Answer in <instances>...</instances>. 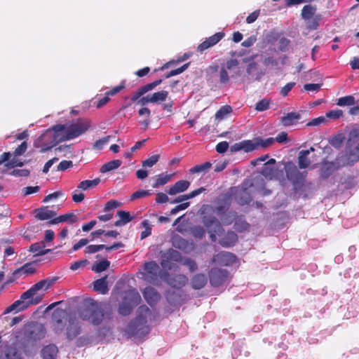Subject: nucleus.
<instances>
[{
    "label": "nucleus",
    "mask_w": 359,
    "mask_h": 359,
    "mask_svg": "<svg viewBox=\"0 0 359 359\" xmlns=\"http://www.w3.org/2000/svg\"><path fill=\"white\" fill-rule=\"evenodd\" d=\"M224 36V32H217L212 36L206 38L204 41L197 46V51L203 53L205 50L214 46Z\"/></svg>",
    "instance_id": "obj_14"
},
{
    "label": "nucleus",
    "mask_w": 359,
    "mask_h": 359,
    "mask_svg": "<svg viewBox=\"0 0 359 359\" xmlns=\"http://www.w3.org/2000/svg\"><path fill=\"white\" fill-rule=\"evenodd\" d=\"M100 179L99 177H97L92 180H83L79 184V185L77 186V189L82 191H86L97 187L100 184Z\"/></svg>",
    "instance_id": "obj_35"
},
{
    "label": "nucleus",
    "mask_w": 359,
    "mask_h": 359,
    "mask_svg": "<svg viewBox=\"0 0 359 359\" xmlns=\"http://www.w3.org/2000/svg\"><path fill=\"white\" fill-rule=\"evenodd\" d=\"M229 202H224L216 207L210 205H203L200 210L202 219H205L206 217H217L215 215V213L221 217L229 210Z\"/></svg>",
    "instance_id": "obj_9"
},
{
    "label": "nucleus",
    "mask_w": 359,
    "mask_h": 359,
    "mask_svg": "<svg viewBox=\"0 0 359 359\" xmlns=\"http://www.w3.org/2000/svg\"><path fill=\"white\" fill-rule=\"evenodd\" d=\"M211 167H212V163L208 161L204 163L196 165L194 166L193 168L189 169V172L190 174H196V173H201V172L205 173L210 170V168Z\"/></svg>",
    "instance_id": "obj_42"
},
{
    "label": "nucleus",
    "mask_w": 359,
    "mask_h": 359,
    "mask_svg": "<svg viewBox=\"0 0 359 359\" xmlns=\"http://www.w3.org/2000/svg\"><path fill=\"white\" fill-rule=\"evenodd\" d=\"M29 251L35 253V256H42L50 252L51 250L45 249L44 242L41 241L32 244L29 247Z\"/></svg>",
    "instance_id": "obj_30"
},
{
    "label": "nucleus",
    "mask_w": 359,
    "mask_h": 359,
    "mask_svg": "<svg viewBox=\"0 0 359 359\" xmlns=\"http://www.w3.org/2000/svg\"><path fill=\"white\" fill-rule=\"evenodd\" d=\"M207 281V277L205 274H196L191 278V287L195 290H200L206 285Z\"/></svg>",
    "instance_id": "obj_29"
},
{
    "label": "nucleus",
    "mask_w": 359,
    "mask_h": 359,
    "mask_svg": "<svg viewBox=\"0 0 359 359\" xmlns=\"http://www.w3.org/2000/svg\"><path fill=\"white\" fill-rule=\"evenodd\" d=\"M237 212L236 211H227L226 213L220 217L221 221H219L222 225L229 226L231 225L236 219Z\"/></svg>",
    "instance_id": "obj_36"
},
{
    "label": "nucleus",
    "mask_w": 359,
    "mask_h": 359,
    "mask_svg": "<svg viewBox=\"0 0 359 359\" xmlns=\"http://www.w3.org/2000/svg\"><path fill=\"white\" fill-rule=\"evenodd\" d=\"M250 227V224L246 222L244 216H236V218L234 221L233 228L238 232H244L248 231Z\"/></svg>",
    "instance_id": "obj_33"
},
{
    "label": "nucleus",
    "mask_w": 359,
    "mask_h": 359,
    "mask_svg": "<svg viewBox=\"0 0 359 359\" xmlns=\"http://www.w3.org/2000/svg\"><path fill=\"white\" fill-rule=\"evenodd\" d=\"M232 112V107L230 105H224L219 108L216 112L215 117L218 119H223L226 115Z\"/></svg>",
    "instance_id": "obj_47"
},
{
    "label": "nucleus",
    "mask_w": 359,
    "mask_h": 359,
    "mask_svg": "<svg viewBox=\"0 0 359 359\" xmlns=\"http://www.w3.org/2000/svg\"><path fill=\"white\" fill-rule=\"evenodd\" d=\"M56 215L53 210H48L47 207H42L37 210L35 217L39 220H46L53 218Z\"/></svg>",
    "instance_id": "obj_31"
},
{
    "label": "nucleus",
    "mask_w": 359,
    "mask_h": 359,
    "mask_svg": "<svg viewBox=\"0 0 359 359\" xmlns=\"http://www.w3.org/2000/svg\"><path fill=\"white\" fill-rule=\"evenodd\" d=\"M90 126L89 121L79 118L76 122L70 124L67 128L65 130V134L62 135L60 138V140L65 141L76 138L87 131L90 128Z\"/></svg>",
    "instance_id": "obj_6"
},
{
    "label": "nucleus",
    "mask_w": 359,
    "mask_h": 359,
    "mask_svg": "<svg viewBox=\"0 0 359 359\" xmlns=\"http://www.w3.org/2000/svg\"><path fill=\"white\" fill-rule=\"evenodd\" d=\"M67 128V127L63 124H57L53 126L51 130H48L40 136L37 142H35V146L41 148V153H44L50 150L53 147L57 145L58 142H61L60 138L62 135H60V133L63 132V135H65Z\"/></svg>",
    "instance_id": "obj_4"
},
{
    "label": "nucleus",
    "mask_w": 359,
    "mask_h": 359,
    "mask_svg": "<svg viewBox=\"0 0 359 359\" xmlns=\"http://www.w3.org/2000/svg\"><path fill=\"white\" fill-rule=\"evenodd\" d=\"M330 143L334 147L339 148L343 143V137L341 135L334 136L330 140Z\"/></svg>",
    "instance_id": "obj_64"
},
{
    "label": "nucleus",
    "mask_w": 359,
    "mask_h": 359,
    "mask_svg": "<svg viewBox=\"0 0 359 359\" xmlns=\"http://www.w3.org/2000/svg\"><path fill=\"white\" fill-rule=\"evenodd\" d=\"M151 194L150 190H138L134 192L130 198V201H135L138 198H144Z\"/></svg>",
    "instance_id": "obj_51"
},
{
    "label": "nucleus",
    "mask_w": 359,
    "mask_h": 359,
    "mask_svg": "<svg viewBox=\"0 0 359 359\" xmlns=\"http://www.w3.org/2000/svg\"><path fill=\"white\" fill-rule=\"evenodd\" d=\"M112 311L108 303L97 302L91 300L80 313V318L83 320L88 321L94 325L101 324L104 317L108 319L111 318Z\"/></svg>",
    "instance_id": "obj_2"
},
{
    "label": "nucleus",
    "mask_w": 359,
    "mask_h": 359,
    "mask_svg": "<svg viewBox=\"0 0 359 359\" xmlns=\"http://www.w3.org/2000/svg\"><path fill=\"white\" fill-rule=\"evenodd\" d=\"M57 279V277L48 278L35 283L29 289L24 292L20 295L19 299L8 306L4 313L7 314L12 311H22L27 309L31 305L39 304L42 301L43 294H38L37 292L41 290L44 291L48 290Z\"/></svg>",
    "instance_id": "obj_1"
},
{
    "label": "nucleus",
    "mask_w": 359,
    "mask_h": 359,
    "mask_svg": "<svg viewBox=\"0 0 359 359\" xmlns=\"http://www.w3.org/2000/svg\"><path fill=\"white\" fill-rule=\"evenodd\" d=\"M103 249L106 250V245L101 244V245H90L88 247H86L85 250V252L88 254H94L100 250H102Z\"/></svg>",
    "instance_id": "obj_55"
},
{
    "label": "nucleus",
    "mask_w": 359,
    "mask_h": 359,
    "mask_svg": "<svg viewBox=\"0 0 359 359\" xmlns=\"http://www.w3.org/2000/svg\"><path fill=\"white\" fill-rule=\"evenodd\" d=\"M172 175L167 173H161L156 176V180L152 184L153 188H156L160 186L166 184L171 179Z\"/></svg>",
    "instance_id": "obj_37"
},
{
    "label": "nucleus",
    "mask_w": 359,
    "mask_h": 359,
    "mask_svg": "<svg viewBox=\"0 0 359 359\" xmlns=\"http://www.w3.org/2000/svg\"><path fill=\"white\" fill-rule=\"evenodd\" d=\"M107 275L99 278L93 282V290L102 294H105L108 292L109 288L107 285Z\"/></svg>",
    "instance_id": "obj_27"
},
{
    "label": "nucleus",
    "mask_w": 359,
    "mask_h": 359,
    "mask_svg": "<svg viewBox=\"0 0 359 359\" xmlns=\"http://www.w3.org/2000/svg\"><path fill=\"white\" fill-rule=\"evenodd\" d=\"M285 174L288 180L293 184L295 189H297L298 187L304 184L307 172H300L296 165L290 164L285 168Z\"/></svg>",
    "instance_id": "obj_8"
},
{
    "label": "nucleus",
    "mask_w": 359,
    "mask_h": 359,
    "mask_svg": "<svg viewBox=\"0 0 359 359\" xmlns=\"http://www.w3.org/2000/svg\"><path fill=\"white\" fill-rule=\"evenodd\" d=\"M161 83L162 79H158L151 83L141 86L130 97L131 101L133 102H138V100L140 99L142 95H144L147 92L152 90Z\"/></svg>",
    "instance_id": "obj_15"
},
{
    "label": "nucleus",
    "mask_w": 359,
    "mask_h": 359,
    "mask_svg": "<svg viewBox=\"0 0 359 359\" xmlns=\"http://www.w3.org/2000/svg\"><path fill=\"white\" fill-rule=\"evenodd\" d=\"M229 275L226 269L212 268L208 273L210 283L212 286L218 287L227 281Z\"/></svg>",
    "instance_id": "obj_11"
},
{
    "label": "nucleus",
    "mask_w": 359,
    "mask_h": 359,
    "mask_svg": "<svg viewBox=\"0 0 359 359\" xmlns=\"http://www.w3.org/2000/svg\"><path fill=\"white\" fill-rule=\"evenodd\" d=\"M189 65H190V62H187L177 69L171 70L170 72H168L165 75V78L168 79L170 77H172L173 76H175V75H177V74H180L184 72L189 67Z\"/></svg>",
    "instance_id": "obj_50"
},
{
    "label": "nucleus",
    "mask_w": 359,
    "mask_h": 359,
    "mask_svg": "<svg viewBox=\"0 0 359 359\" xmlns=\"http://www.w3.org/2000/svg\"><path fill=\"white\" fill-rule=\"evenodd\" d=\"M300 118V114L297 112H290L281 118L280 122L284 126H291L295 125Z\"/></svg>",
    "instance_id": "obj_25"
},
{
    "label": "nucleus",
    "mask_w": 359,
    "mask_h": 359,
    "mask_svg": "<svg viewBox=\"0 0 359 359\" xmlns=\"http://www.w3.org/2000/svg\"><path fill=\"white\" fill-rule=\"evenodd\" d=\"M203 225L208 229L212 242L217 241V235L220 236L224 231L221 222L217 217H206L202 219Z\"/></svg>",
    "instance_id": "obj_10"
},
{
    "label": "nucleus",
    "mask_w": 359,
    "mask_h": 359,
    "mask_svg": "<svg viewBox=\"0 0 359 359\" xmlns=\"http://www.w3.org/2000/svg\"><path fill=\"white\" fill-rule=\"evenodd\" d=\"M142 226L145 228V230L142 231L140 235L141 240L144 239L151 234V227L149 226V224L147 220H144L141 223Z\"/></svg>",
    "instance_id": "obj_56"
},
{
    "label": "nucleus",
    "mask_w": 359,
    "mask_h": 359,
    "mask_svg": "<svg viewBox=\"0 0 359 359\" xmlns=\"http://www.w3.org/2000/svg\"><path fill=\"white\" fill-rule=\"evenodd\" d=\"M343 116V111L341 109H334L327 111L326 113V117L337 119Z\"/></svg>",
    "instance_id": "obj_63"
},
{
    "label": "nucleus",
    "mask_w": 359,
    "mask_h": 359,
    "mask_svg": "<svg viewBox=\"0 0 359 359\" xmlns=\"http://www.w3.org/2000/svg\"><path fill=\"white\" fill-rule=\"evenodd\" d=\"M159 157L160 156L158 154L151 156L150 157L142 161V166L149 168L152 167L158 162Z\"/></svg>",
    "instance_id": "obj_53"
},
{
    "label": "nucleus",
    "mask_w": 359,
    "mask_h": 359,
    "mask_svg": "<svg viewBox=\"0 0 359 359\" xmlns=\"http://www.w3.org/2000/svg\"><path fill=\"white\" fill-rule=\"evenodd\" d=\"M256 142L257 144V149L259 147L266 148L275 142V139L273 137H268L265 140L262 138H257Z\"/></svg>",
    "instance_id": "obj_48"
},
{
    "label": "nucleus",
    "mask_w": 359,
    "mask_h": 359,
    "mask_svg": "<svg viewBox=\"0 0 359 359\" xmlns=\"http://www.w3.org/2000/svg\"><path fill=\"white\" fill-rule=\"evenodd\" d=\"M151 97L152 103H161L165 102L168 96V92L167 90H161L150 94Z\"/></svg>",
    "instance_id": "obj_41"
},
{
    "label": "nucleus",
    "mask_w": 359,
    "mask_h": 359,
    "mask_svg": "<svg viewBox=\"0 0 359 359\" xmlns=\"http://www.w3.org/2000/svg\"><path fill=\"white\" fill-rule=\"evenodd\" d=\"M110 266V262L104 259L101 262L95 263L91 268L92 271L96 273H101L105 270H107Z\"/></svg>",
    "instance_id": "obj_44"
},
{
    "label": "nucleus",
    "mask_w": 359,
    "mask_h": 359,
    "mask_svg": "<svg viewBox=\"0 0 359 359\" xmlns=\"http://www.w3.org/2000/svg\"><path fill=\"white\" fill-rule=\"evenodd\" d=\"M1 359H23V357L22 352L15 346H7Z\"/></svg>",
    "instance_id": "obj_26"
},
{
    "label": "nucleus",
    "mask_w": 359,
    "mask_h": 359,
    "mask_svg": "<svg viewBox=\"0 0 359 359\" xmlns=\"http://www.w3.org/2000/svg\"><path fill=\"white\" fill-rule=\"evenodd\" d=\"M270 101L266 99H262L255 105V109L258 111H264L269 108Z\"/></svg>",
    "instance_id": "obj_54"
},
{
    "label": "nucleus",
    "mask_w": 359,
    "mask_h": 359,
    "mask_svg": "<svg viewBox=\"0 0 359 359\" xmlns=\"http://www.w3.org/2000/svg\"><path fill=\"white\" fill-rule=\"evenodd\" d=\"M138 114L140 116L144 117L139 121V123L142 126L143 129L146 130L150 123L149 117L151 116V111L148 107H144L139 109Z\"/></svg>",
    "instance_id": "obj_32"
},
{
    "label": "nucleus",
    "mask_w": 359,
    "mask_h": 359,
    "mask_svg": "<svg viewBox=\"0 0 359 359\" xmlns=\"http://www.w3.org/2000/svg\"><path fill=\"white\" fill-rule=\"evenodd\" d=\"M36 269L33 263H27L24 264L20 269H19L16 272H20L25 275H29L34 273Z\"/></svg>",
    "instance_id": "obj_49"
},
{
    "label": "nucleus",
    "mask_w": 359,
    "mask_h": 359,
    "mask_svg": "<svg viewBox=\"0 0 359 359\" xmlns=\"http://www.w3.org/2000/svg\"><path fill=\"white\" fill-rule=\"evenodd\" d=\"M238 64L239 62L237 59L231 58L228 60L225 65L221 67L219 73V83L221 84L226 85L228 83L229 81V76L227 70L231 71L235 68L238 69Z\"/></svg>",
    "instance_id": "obj_13"
},
{
    "label": "nucleus",
    "mask_w": 359,
    "mask_h": 359,
    "mask_svg": "<svg viewBox=\"0 0 359 359\" xmlns=\"http://www.w3.org/2000/svg\"><path fill=\"white\" fill-rule=\"evenodd\" d=\"M151 313L150 309L146 305H142L137 309V317L131 320L125 330L128 338L145 336L149 332L147 325V316Z\"/></svg>",
    "instance_id": "obj_3"
},
{
    "label": "nucleus",
    "mask_w": 359,
    "mask_h": 359,
    "mask_svg": "<svg viewBox=\"0 0 359 359\" xmlns=\"http://www.w3.org/2000/svg\"><path fill=\"white\" fill-rule=\"evenodd\" d=\"M24 165V162L13 158L10 161L5 163V168L1 170L2 174H6V171L9 168H14L15 167H22Z\"/></svg>",
    "instance_id": "obj_46"
},
{
    "label": "nucleus",
    "mask_w": 359,
    "mask_h": 359,
    "mask_svg": "<svg viewBox=\"0 0 359 359\" xmlns=\"http://www.w3.org/2000/svg\"><path fill=\"white\" fill-rule=\"evenodd\" d=\"M338 166L334 162H325L320 168V176L323 179L328 178L336 170Z\"/></svg>",
    "instance_id": "obj_24"
},
{
    "label": "nucleus",
    "mask_w": 359,
    "mask_h": 359,
    "mask_svg": "<svg viewBox=\"0 0 359 359\" xmlns=\"http://www.w3.org/2000/svg\"><path fill=\"white\" fill-rule=\"evenodd\" d=\"M142 294L144 298L151 306L156 304L161 299L160 294L151 287H146L142 292Z\"/></svg>",
    "instance_id": "obj_18"
},
{
    "label": "nucleus",
    "mask_w": 359,
    "mask_h": 359,
    "mask_svg": "<svg viewBox=\"0 0 359 359\" xmlns=\"http://www.w3.org/2000/svg\"><path fill=\"white\" fill-rule=\"evenodd\" d=\"M27 149V144L26 142H22L14 151L13 155L18 156L22 155Z\"/></svg>",
    "instance_id": "obj_61"
},
{
    "label": "nucleus",
    "mask_w": 359,
    "mask_h": 359,
    "mask_svg": "<svg viewBox=\"0 0 359 359\" xmlns=\"http://www.w3.org/2000/svg\"><path fill=\"white\" fill-rule=\"evenodd\" d=\"M57 353V347L55 344H49L41 349V356L43 359H55Z\"/></svg>",
    "instance_id": "obj_23"
},
{
    "label": "nucleus",
    "mask_w": 359,
    "mask_h": 359,
    "mask_svg": "<svg viewBox=\"0 0 359 359\" xmlns=\"http://www.w3.org/2000/svg\"><path fill=\"white\" fill-rule=\"evenodd\" d=\"M262 63L266 67L271 66L276 67L278 65V60L272 56H268L264 59Z\"/></svg>",
    "instance_id": "obj_59"
},
{
    "label": "nucleus",
    "mask_w": 359,
    "mask_h": 359,
    "mask_svg": "<svg viewBox=\"0 0 359 359\" xmlns=\"http://www.w3.org/2000/svg\"><path fill=\"white\" fill-rule=\"evenodd\" d=\"M65 315V312L63 310H56L53 313V330L56 334H61L64 330L65 325L62 318Z\"/></svg>",
    "instance_id": "obj_19"
},
{
    "label": "nucleus",
    "mask_w": 359,
    "mask_h": 359,
    "mask_svg": "<svg viewBox=\"0 0 359 359\" xmlns=\"http://www.w3.org/2000/svg\"><path fill=\"white\" fill-rule=\"evenodd\" d=\"M235 256L229 252H221L212 257V262L223 265L228 266L234 262Z\"/></svg>",
    "instance_id": "obj_17"
},
{
    "label": "nucleus",
    "mask_w": 359,
    "mask_h": 359,
    "mask_svg": "<svg viewBox=\"0 0 359 359\" xmlns=\"http://www.w3.org/2000/svg\"><path fill=\"white\" fill-rule=\"evenodd\" d=\"M167 276V272H162L159 265L154 261L145 262L143 265L142 278L155 285H159L160 279L163 276Z\"/></svg>",
    "instance_id": "obj_5"
},
{
    "label": "nucleus",
    "mask_w": 359,
    "mask_h": 359,
    "mask_svg": "<svg viewBox=\"0 0 359 359\" xmlns=\"http://www.w3.org/2000/svg\"><path fill=\"white\" fill-rule=\"evenodd\" d=\"M30 174V171L28 169H14L9 175L15 177H28Z\"/></svg>",
    "instance_id": "obj_57"
},
{
    "label": "nucleus",
    "mask_w": 359,
    "mask_h": 359,
    "mask_svg": "<svg viewBox=\"0 0 359 359\" xmlns=\"http://www.w3.org/2000/svg\"><path fill=\"white\" fill-rule=\"evenodd\" d=\"M242 150L245 152H250L257 149V144L255 140H243L241 142Z\"/></svg>",
    "instance_id": "obj_43"
},
{
    "label": "nucleus",
    "mask_w": 359,
    "mask_h": 359,
    "mask_svg": "<svg viewBox=\"0 0 359 359\" xmlns=\"http://www.w3.org/2000/svg\"><path fill=\"white\" fill-rule=\"evenodd\" d=\"M316 10L317 8L316 6L310 4L305 5L302 9V18L305 20L311 19L315 15Z\"/></svg>",
    "instance_id": "obj_39"
},
{
    "label": "nucleus",
    "mask_w": 359,
    "mask_h": 359,
    "mask_svg": "<svg viewBox=\"0 0 359 359\" xmlns=\"http://www.w3.org/2000/svg\"><path fill=\"white\" fill-rule=\"evenodd\" d=\"M311 164V161L308 158V151H300L298 156V166L301 169L308 168Z\"/></svg>",
    "instance_id": "obj_40"
},
{
    "label": "nucleus",
    "mask_w": 359,
    "mask_h": 359,
    "mask_svg": "<svg viewBox=\"0 0 359 359\" xmlns=\"http://www.w3.org/2000/svg\"><path fill=\"white\" fill-rule=\"evenodd\" d=\"M121 163H122V161L118 159L109 161V162L104 163L100 168V171L102 173H105V172H109L111 170H116L121 166Z\"/></svg>",
    "instance_id": "obj_38"
},
{
    "label": "nucleus",
    "mask_w": 359,
    "mask_h": 359,
    "mask_svg": "<svg viewBox=\"0 0 359 359\" xmlns=\"http://www.w3.org/2000/svg\"><path fill=\"white\" fill-rule=\"evenodd\" d=\"M182 264L187 266L191 272H194L197 269L196 262L190 258H185L182 261Z\"/></svg>",
    "instance_id": "obj_58"
},
{
    "label": "nucleus",
    "mask_w": 359,
    "mask_h": 359,
    "mask_svg": "<svg viewBox=\"0 0 359 359\" xmlns=\"http://www.w3.org/2000/svg\"><path fill=\"white\" fill-rule=\"evenodd\" d=\"M140 300L141 297L136 290H129L119 305L118 313L124 316H128L133 308L140 302Z\"/></svg>",
    "instance_id": "obj_7"
},
{
    "label": "nucleus",
    "mask_w": 359,
    "mask_h": 359,
    "mask_svg": "<svg viewBox=\"0 0 359 359\" xmlns=\"http://www.w3.org/2000/svg\"><path fill=\"white\" fill-rule=\"evenodd\" d=\"M181 253L174 249H169L163 255L161 264L163 268L171 270L173 269V262H182Z\"/></svg>",
    "instance_id": "obj_12"
},
{
    "label": "nucleus",
    "mask_w": 359,
    "mask_h": 359,
    "mask_svg": "<svg viewBox=\"0 0 359 359\" xmlns=\"http://www.w3.org/2000/svg\"><path fill=\"white\" fill-rule=\"evenodd\" d=\"M238 241V236L232 231H229L226 233L219 241V243L224 248H229L233 246Z\"/></svg>",
    "instance_id": "obj_21"
},
{
    "label": "nucleus",
    "mask_w": 359,
    "mask_h": 359,
    "mask_svg": "<svg viewBox=\"0 0 359 359\" xmlns=\"http://www.w3.org/2000/svg\"><path fill=\"white\" fill-rule=\"evenodd\" d=\"M190 186V182L187 180H179L169 188L167 193L173 196L177 194L186 191Z\"/></svg>",
    "instance_id": "obj_20"
},
{
    "label": "nucleus",
    "mask_w": 359,
    "mask_h": 359,
    "mask_svg": "<svg viewBox=\"0 0 359 359\" xmlns=\"http://www.w3.org/2000/svg\"><path fill=\"white\" fill-rule=\"evenodd\" d=\"M237 203L241 205L249 204L252 201L250 194L248 191V189L245 188L241 191L236 196Z\"/></svg>",
    "instance_id": "obj_34"
},
{
    "label": "nucleus",
    "mask_w": 359,
    "mask_h": 359,
    "mask_svg": "<svg viewBox=\"0 0 359 359\" xmlns=\"http://www.w3.org/2000/svg\"><path fill=\"white\" fill-rule=\"evenodd\" d=\"M73 167V162L72 161L64 160L62 161L57 165V170L65 171L68 168Z\"/></svg>",
    "instance_id": "obj_62"
},
{
    "label": "nucleus",
    "mask_w": 359,
    "mask_h": 359,
    "mask_svg": "<svg viewBox=\"0 0 359 359\" xmlns=\"http://www.w3.org/2000/svg\"><path fill=\"white\" fill-rule=\"evenodd\" d=\"M296 85L295 82H290L287 83L285 86H284L280 90V93L283 97H285L288 95L289 92Z\"/></svg>",
    "instance_id": "obj_60"
},
{
    "label": "nucleus",
    "mask_w": 359,
    "mask_h": 359,
    "mask_svg": "<svg viewBox=\"0 0 359 359\" xmlns=\"http://www.w3.org/2000/svg\"><path fill=\"white\" fill-rule=\"evenodd\" d=\"M78 217L73 212H68L61 215L55 218L52 219L48 222L49 224H56L60 222H68L71 224L77 222Z\"/></svg>",
    "instance_id": "obj_22"
},
{
    "label": "nucleus",
    "mask_w": 359,
    "mask_h": 359,
    "mask_svg": "<svg viewBox=\"0 0 359 359\" xmlns=\"http://www.w3.org/2000/svg\"><path fill=\"white\" fill-rule=\"evenodd\" d=\"M117 215L120 217L121 221L124 223V224L130 222L135 218V217L130 215L129 212L124 210L118 211Z\"/></svg>",
    "instance_id": "obj_52"
},
{
    "label": "nucleus",
    "mask_w": 359,
    "mask_h": 359,
    "mask_svg": "<svg viewBox=\"0 0 359 359\" xmlns=\"http://www.w3.org/2000/svg\"><path fill=\"white\" fill-rule=\"evenodd\" d=\"M188 282V278L183 274H177L172 277L168 280V284L175 288H181L184 287Z\"/></svg>",
    "instance_id": "obj_28"
},
{
    "label": "nucleus",
    "mask_w": 359,
    "mask_h": 359,
    "mask_svg": "<svg viewBox=\"0 0 359 359\" xmlns=\"http://www.w3.org/2000/svg\"><path fill=\"white\" fill-rule=\"evenodd\" d=\"M355 104V97L353 95H347L337 100V104L341 107L352 106Z\"/></svg>",
    "instance_id": "obj_45"
},
{
    "label": "nucleus",
    "mask_w": 359,
    "mask_h": 359,
    "mask_svg": "<svg viewBox=\"0 0 359 359\" xmlns=\"http://www.w3.org/2000/svg\"><path fill=\"white\" fill-rule=\"evenodd\" d=\"M81 332V327L75 318H70L66 329V338L69 341L75 339Z\"/></svg>",
    "instance_id": "obj_16"
}]
</instances>
